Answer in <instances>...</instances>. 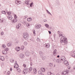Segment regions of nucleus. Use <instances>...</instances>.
<instances>
[{
    "label": "nucleus",
    "mask_w": 75,
    "mask_h": 75,
    "mask_svg": "<svg viewBox=\"0 0 75 75\" xmlns=\"http://www.w3.org/2000/svg\"><path fill=\"white\" fill-rule=\"evenodd\" d=\"M60 42L61 43H64V45L67 44H68V41H67V38L65 37L62 36L60 38Z\"/></svg>",
    "instance_id": "obj_1"
},
{
    "label": "nucleus",
    "mask_w": 75,
    "mask_h": 75,
    "mask_svg": "<svg viewBox=\"0 0 75 75\" xmlns=\"http://www.w3.org/2000/svg\"><path fill=\"white\" fill-rule=\"evenodd\" d=\"M23 37L26 40H27L28 39V38H29V35L27 33H25L23 34Z\"/></svg>",
    "instance_id": "obj_2"
},
{
    "label": "nucleus",
    "mask_w": 75,
    "mask_h": 75,
    "mask_svg": "<svg viewBox=\"0 0 75 75\" xmlns=\"http://www.w3.org/2000/svg\"><path fill=\"white\" fill-rule=\"evenodd\" d=\"M29 71H28V68H24V71H23V74H27L28 72Z\"/></svg>",
    "instance_id": "obj_3"
},
{
    "label": "nucleus",
    "mask_w": 75,
    "mask_h": 75,
    "mask_svg": "<svg viewBox=\"0 0 75 75\" xmlns=\"http://www.w3.org/2000/svg\"><path fill=\"white\" fill-rule=\"evenodd\" d=\"M41 27V25L40 24H36L35 26V28L37 29H39Z\"/></svg>",
    "instance_id": "obj_4"
},
{
    "label": "nucleus",
    "mask_w": 75,
    "mask_h": 75,
    "mask_svg": "<svg viewBox=\"0 0 75 75\" xmlns=\"http://www.w3.org/2000/svg\"><path fill=\"white\" fill-rule=\"evenodd\" d=\"M47 74L48 75H54V74L50 71H49L47 73Z\"/></svg>",
    "instance_id": "obj_5"
},
{
    "label": "nucleus",
    "mask_w": 75,
    "mask_h": 75,
    "mask_svg": "<svg viewBox=\"0 0 75 75\" xmlns=\"http://www.w3.org/2000/svg\"><path fill=\"white\" fill-rule=\"evenodd\" d=\"M64 64L68 66L69 65V63H68V62L66 60H65L64 61Z\"/></svg>",
    "instance_id": "obj_6"
},
{
    "label": "nucleus",
    "mask_w": 75,
    "mask_h": 75,
    "mask_svg": "<svg viewBox=\"0 0 75 75\" xmlns=\"http://www.w3.org/2000/svg\"><path fill=\"white\" fill-rule=\"evenodd\" d=\"M19 56L20 58H21L22 59L24 57V55L22 54H20Z\"/></svg>",
    "instance_id": "obj_7"
},
{
    "label": "nucleus",
    "mask_w": 75,
    "mask_h": 75,
    "mask_svg": "<svg viewBox=\"0 0 75 75\" xmlns=\"http://www.w3.org/2000/svg\"><path fill=\"white\" fill-rule=\"evenodd\" d=\"M25 54L26 57H28L30 55V53L28 51H27L26 52H25Z\"/></svg>",
    "instance_id": "obj_8"
},
{
    "label": "nucleus",
    "mask_w": 75,
    "mask_h": 75,
    "mask_svg": "<svg viewBox=\"0 0 75 75\" xmlns=\"http://www.w3.org/2000/svg\"><path fill=\"white\" fill-rule=\"evenodd\" d=\"M38 74L39 75H42V71H41L40 70H39L38 71Z\"/></svg>",
    "instance_id": "obj_9"
},
{
    "label": "nucleus",
    "mask_w": 75,
    "mask_h": 75,
    "mask_svg": "<svg viewBox=\"0 0 75 75\" xmlns=\"http://www.w3.org/2000/svg\"><path fill=\"white\" fill-rule=\"evenodd\" d=\"M7 18L9 20H12L13 17L11 15H9L7 16Z\"/></svg>",
    "instance_id": "obj_10"
},
{
    "label": "nucleus",
    "mask_w": 75,
    "mask_h": 75,
    "mask_svg": "<svg viewBox=\"0 0 75 75\" xmlns=\"http://www.w3.org/2000/svg\"><path fill=\"white\" fill-rule=\"evenodd\" d=\"M15 49L17 51H19L20 50V47H16Z\"/></svg>",
    "instance_id": "obj_11"
},
{
    "label": "nucleus",
    "mask_w": 75,
    "mask_h": 75,
    "mask_svg": "<svg viewBox=\"0 0 75 75\" xmlns=\"http://www.w3.org/2000/svg\"><path fill=\"white\" fill-rule=\"evenodd\" d=\"M53 54L54 56H55L57 54V50L55 49L53 52Z\"/></svg>",
    "instance_id": "obj_12"
},
{
    "label": "nucleus",
    "mask_w": 75,
    "mask_h": 75,
    "mask_svg": "<svg viewBox=\"0 0 75 75\" xmlns=\"http://www.w3.org/2000/svg\"><path fill=\"white\" fill-rule=\"evenodd\" d=\"M45 47L46 48H50V44L47 43L45 44Z\"/></svg>",
    "instance_id": "obj_13"
},
{
    "label": "nucleus",
    "mask_w": 75,
    "mask_h": 75,
    "mask_svg": "<svg viewBox=\"0 0 75 75\" xmlns=\"http://www.w3.org/2000/svg\"><path fill=\"white\" fill-rule=\"evenodd\" d=\"M6 21V20L4 18L1 19L0 22L1 23H3V22H5Z\"/></svg>",
    "instance_id": "obj_14"
},
{
    "label": "nucleus",
    "mask_w": 75,
    "mask_h": 75,
    "mask_svg": "<svg viewBox=\"0 0 75 75\" xmlns=\"http://www.w3.org/2000/svg\"><path fill=\"white\" fill-rule=\"evenodd\" d=\"M60 59L61 61H64V60H65V57L64 56H62Z\"/></svg>",
    "instance_id": "obj_15"
},
{
    "label": "nucleus",
    "mask_w": 75,
    "mask_h": 75,
    "mask_svg": "<svg viewBox=\"0 0 75 75\" xmlns=\"http://www.w3.org/2000/svg\"><path fill=\"white\" fill-rule=\"evenodd\" d=\"M40 69L41 71H42V72H44L45 71V68H40Z\"/></svg>",
    "instance_id": "obj_16"
},
{
    "label": "nucleus",
    "mask_w": 75,
    "mask_h": 75,
    "mask_svg": "<svg viewBox=\"0 0 75 75\" xmlns=\"http://www.w3.org/2000/svg\"><path fill=\"white\" fill-rule=\"evenodd\" d=\"M69 70H68L66 69L65 71H63V72H65V74H67V75H68L69 74Z\"/></svg>",
    "instance_id": "obj_17"
},
{
    "label": "nucleus",
    "mask_w": 75,
    "mask_h": 75,
    "mask_svg": "<svg viewBox=\"0 0 75 75\" xmlns=\"http://www.w3.org/2000/svg\"><path fill=\"white\" fill-rule=\"evenodd\" d=\"M2 53L3 54L6 55V54H7V52L6 51L4 50L2 51Z\"/></svg>",
    "instance_id": "obj_18"
},
{
    "label": "nucleus",
    "mask_w": 75,
    "mask_h": 75,
    "mask_svg": "<svg viewBox=\"0 0 75 75\" xmlns=\"http://www.w3.org/2000/svg\"><path fill=\"white\" fill-rule=\"evenodd\" d=\"M33 70L34 74H37V69L36 68H34Z\"/></svg>",
    "instance_id": "obj_19"
},
{
    "label": "nucleus",
    "mask_w": 75,
    "mask_h": 75,
    "mask_svg": "<svg viewBox=\"0 0 75 75\" xmlns=\"http://www.w3.org/2000/svg\"><path fill=\"white\" fill-rule=\"evenodd\" d=\"M61 60V59H58L56 60V62H58V63H60V62Z\"/></svg>",
    "instance_id": "obj_20"
},
{
    "label": "nucleus",
    "mask_w": 75,
    "mask_h": 75,
    "mask_svg": "<svg viewBox=\"0 0 75 75\" xmlns=\"http://www.w3.org/2000/svg\"><path fill=\"white\" fill-rule=\"evenodd\" d=\"M39 54L40 55V56H42L43 55H44V54H43V52H42L41 51H40L39 52Z\"/></svg>",
    "instance_id": "obj_21"
},
{
    "label": "nucleus",
    "mask_w": 75,
    "mask_h": 75,
    "mask_svg": "<svg viewBox=\"0 0 75 75\" xmlns=\"http://www.w3.org/2000/svg\"><path fill=\"white\" fill-rule=\"evenodd\" d=\"M14 67L15 68H18V64H16L15 65H14Z\"/></svg>",
    "instance_id": "obj_22"
},
{
    "label": "nucleus",
    "mask_w": 75,
    "mask_h": 75,
    "mask_svg": "<svg viewBox=\"0 0 75 75\" xmlns=\"http://www.w3.org/2000/svg\"><path fill=\"white\" fill-rule=\"evenodd\" d=\"M12 45L10 43H8L7 44V46L8 47H11L12 46Z\"/></svg>",
    "instance_id": "obj_23"
},
{
    "label": "nucleus",
    "mask_w": 75,
    "mask_h": 75,
    "mask_svg": "<svg viewBox=\"0 0 75 75\" xmlns=\"http://www.w3.org/2000/svg\"><path fill=\"white\" fill-rule=\"evenodd\" d=\"M18 21V20L16 19H14L13 20V23H16L17 21Z\"/></svg>",
    "instance_id": "obj_24"
},
{
    "label": "nucleus",
    "mask_w": 75,
    "mask_h": 75,
    "mask_svg": "<svg viewBox=\"0 0 75 75\" xmlns=\"http://www.w3.org/2000/svg\"><path fill=\"white\" fill-rule=\"evenodd\" d=\"M27 20L28 21H31L32 20V18H28L27 19Z\"/></svg>",
    "instance_id": "obj_25"
},
{
    "label": "nucleus",
    "mask_w": 75,
    "mask_h": 75,
    "mask_svg": "<svg viewBox=\"0 0 75 75\" xmlns=\"http://www.w3.org/2000/svg\"><path fill=\"white\" fill-rule=\"evenodd\" d=\"M45 26L46 28H49V25L47 24H45Z\"/></svg>",
    "instance_id": "obj_26"
},
{
    "label": "nucleus",
    "mask_w": 75,
    "mask_h": 75,
    "mask_svg": "<svg viewBox=\"0 0 75 75\" xmlns=\"http://www.w3.org/2000/svg\"><path fill=\"white\" fill-rule=\"evenodd\" d=\"M33 70V67H30L29 68V72H30L31 71Z\"/></svg>",
    "instance_id": "obj_27"
},
{
    "label": "nucleus",
    "mask_w": 75,
    "mask_h": 75,
    "mask_svg": "<svg viewBox=\"0 0 75 75\" xmlns=\"http://www.w3.org/2000/svg\"><path fill=\"white\" fill-rule=\"evenodd\" d=\"M16 1L18 3V4H21V1H19L18 0H16Z\"/></svg>",
    "instance_id": "obj_28"
},
{
    "label": "nucleus",
    "mask_w": 75,
    "mask_h": 75,
    "mask_svg": "<svg viewBox=\"0 0 75 75\" xmlns=\"http://www.w3.org/2000/svg\"><path fill=\"white\" fill-rule=\"evenodd\" d=\"M14 59H11L10 60V62L11 63H14Z\"/></svg>",
    "instance_id": "obj_29"
},
{
    "label": "nucleus",
    "mask_w": 75,
    "mask_h": 75,
    "mask_svg": "<svg viewBox=\"0 0 75 75\" xmlns=\"http://www.w3.org/2000/svg\"><path fill=\"white\" fill-rule=\"evenodd\" d=\"M28 1H25V4H27V5H30V3H29Z\"/></svg>",
    "instance_id": "obj_30"
},
{
    "label": "nucleus",
    "mask_w": 75,
    "mask_h": 75,
    "mask_svg": "<svg viewBox=\"0 0 75 75\" xmlns=\"http://www.w3.org/2000/svg\"><path fill=\"white\" fill-rule=\"evenodd\" d=\"M49 64L50 67H52V66H53V64L52 63H50Z\"/></svg>",
    "instance_id": "obj_31"
},
{
    "label": "nucleus",
    "mask_w": 75,
    "mask_h": 75,
    "mask_svg": "<svg viewBox=\"0 0 75 75\" xmlns=\"http://www.w3.org/2000/svg\"><path fill=\"white\" fill-rule=\"evenodd\" d=\"M1 13L2 14H6V12L5 11H2Z\"/></svg>",
    "instance_id": "obj_32"
},
{
    "label": "nucleus",
    "mask_w": 75,
    "mask_h": 75,
    "mask_svg": "<svg viewBox=\"0 0 75 75\" xmlns=\"http://www.w3.org/2000/svg\"><path fill=\"white\" fill-rule=\"evenodd\" d=\"M62 75H67V74H66V73H65L64 72H62Z\"/></svg>",
    "instance_id": "obj_33"
},
{
    "label": "nucleus",
    "mask_w": 75,
    "mask_h": 75,
    "mask_svg": "<svg viewBox=\"0 0 75 75\" xmlns=\"http://www.w3.org/2000/svg\"><path fill=\"white\" fill-rule=\"evenodd\" d=\"M33 5V2H32L30 3V7H32Z\"/></svg>",
    "instance_id": "obj_34"
},
{
    "label": "nucleus",
    "mask_w": 75,
    "mask_h": 75,
    "mask_svg": "<svg viewBox=\"0 0 75 75\" xmlns=\"http://www.w3.org/2000/svg\"><path fill=\"white\" fill-rule=\"evenodd\" d=\"M7 14H8V15H10V14H11V12H10V11L8 12H7Z\"/></svg>",
    "instance_id": "obj_35"
},
{
    "label": "nucleus",
    "mask_w": 75,
    "mask_h": 75,
    "mask_svg": "<svg viewBox=\"0 0 75 75\" xmlns=\"http://www.w3.org/2000/svg\"><path fill=\"white\" fill-rule=\"evenodd\" d=\"M27 42H24V44L25 45H27Z\"/></svg>",
    "instance_id": "obj_36"
},
{
    "label": "nucleus",
    "mask_w": 75,
    "mask_h": 75,
    "mask_svg": "<svg viewBox=\"0 0 75 75\" xmlns=\"http://www.w3.org/2000/svg\"><path fill=\"white\" fill-rule=\"evenodd\" d=\"M10 71H8L7 73V75H10Z\"/></svg>",
    "instance_id": "obj_37"
},
{
    "label": "nucleus",
    "mask_w": 75,
    "mask_h": 75,
    "mask_svg": "<svg viewBox=\"0 0 75 75\" xmlns=\"http://www.w3.org/2000/svg\"><path fill=\"white\" fill-rule=\"evenodd\" d=\"M23 24H24V25H25V24H26V22L25 21H23Z\"/></svg>",
    "instance_id": "obj_38"
},
{
    "label": "nucleus",
    "mask_w": 75,
    "mask_h": 75,
    "mask_svg": "<svg viewBox=\"0 0 75 75\" xmlns=\"http://www.w3.org/2000/svg\"><path fill=\"white\" fill-rule=\"evenodd\" d=\"M37 40L38 41H39V42H41V40H40V39L38 38H37Z\"/></svg>",
    "instance_id": "obj_39"
},
{
    "label": "nucleus",
    "mask_w": 75,
    "mask_h": 75,
    "mask_svg": "<svg viewBox=\"0 0 75 75\" xmlns=\"http://www.w3.org/2000/svg\"><path fill=\"white\" fill-rule=\"evenodd\" d=\"M5 51H8V48H6V49H5Z\"/></svg>",
    "instance_id": "obj_40"
},
{
    "label": "nucleus",
    "mask_w": 75,
    "mask_h": 75,
    "mask_svg": "<svg viewBox=\"0 0 75 75\" xmlns=\"http://www.w3.org/2000/svg\"><path fill=\"white\" fill-rule=\"evenodd\" d=\"M33 33L34 34V36H35V30H34L33 31Z\"/></svg>",
    "instance_id": "obj_41"
},
{
    "label": "nucleus",
    "mask_w": 75,
    "mask_h": 75,
    "mask_svg": "<svg viewBox=\"0 0 75 75\" xmlns=\"http://www.w3.org/2000/svg\"><path fill=\"white\" fill-rule=\"evenodd\" d=\"M24 46H22L21 47V49L23 50H24Z\"/></svg>",
    "instance_id": "obj_42"
},
{
    "label": "nucleus",
    "mask_w": 75,
    "mask_h": 75,
    "mask_svg": "<svg viewBox=\"0 0 75 75\" xmlns=\"http://www.w3.org/2000/svg\"><path fill=\"white\" fill-rule=\"evenodd\" d=\"M23 66L24 67V68H26V65L25 64H24L23 65Z\"/></svg>",
    "instance_id": "obj_43"
},
{
    "label": "nucleus",
    "mask_w": 75,
    "mask_h": 75,
    "mask_svg": "<svg viewBox=\"0 0 75 75\" xmlns=\"http://www.w3.org/2000/svg\"><path fill=\"white\" fill-rule=\"evenodd\" d=\"M30 26V23H27L26 26H27V27H29V26Z\"/></svg>",
    "instance_id": "obj_44"
},
{
    "label": "nucleus",
    "mask_w": 75,
    "mask_h": 75,
    "mask_svg": "<svg viewBox=\"0 0 75 75\" xmlns=\"http://www.w3.org/2000/svg\"><path fill=\"white\" fill-rule=\"evenodd\" d=\"M14 18H15V19H16V18H17V16L16 15H15Z\"/></svg>",
    "instance_id": "obj_45"
},
{
    "label": "nucleus",
    "mask_w": 75,
    "mask_h": 75,
    "mask_svg": "<svg viewBox=\"0 0 75 75\" xmlns=\"http://www.w3.org/2000/svg\"><path fill=\"white\" fill-rule=\"evenodd\" d=\"M2 47H4V48H6V45H3Z\"/></svg>",
    "instance_id": "obj_46"
},
{
    "label": "nucleus",
    "mask_w": 75,
    "mask_h": 75,
    "mask_svg": "<svg viewBox=\"0 0 75 75\" xmlns=\"http://www.w3.org/2000/svg\"><path fill=\"white\" fill-rule=\"evenodd\" d=\"M20 26H18L17 25L16 26V28L17 29H19L20 28Z\"/></svg>",
    "instance_id": "obj_47"
},
{
    "label": "nucleus",
    "mask_w": 75,
    "mask_h": 75,
    "mask_svg": "<svg viewBox=\"0 0 75 75\" xmlns=\"http://www.w3.org/2000/svg\"><path fill=\"white\" fill-rule=\"evenodd\" d=\"M3 34H4V33H3V32H2L1 33V35H3Z\"/></svg>",
    "instance_id": "obj_48"
},
{
    "label": "nucleus",
    "mask_w": 75,
    "mask_h": 75,
    "mask_svg": "<svg viewBox=\"0 0 75 75\" xmlns=\"http://www.w3.org/2000/svg\"><path fill=\"white\" fill-rule=\"evenodd\" d=\"M17 26L20 27L21 26V24L20 23H18Z\"/></svg>",
    "instance_id": "obj_49"
},
{
    "label": "nucleus",
    "mask_w": 75,
    "mask_h": 75,
    "mask_svg": "<svg viewBox=\"0 0 75 75\" xmlns=\"http://www.w3.org/2000/svg\"><path fill=\"white\" fill-rule=\"evenodd\" d=\"M71 57H73V58H74L75 55L74 54H72V55H71Z\"/></svg>",
    "instance_id": "obj_50"
},
{
    "label": "nucleus",
    "mask_w": 75,
    "mask_h": 75,
    "mask_svg": "<svg viewBox=\"0 0 75 75\" xmlns=\"http://www.w3.org/2000/svg\"><path fill=\"white\" fill-rule=\"evenodd\" d=\"M15 64H14V65H16L17 64V61H15Z\"/></svg>",
    "instance_id": "obj_51"
},
{
    "label": "nucleus",
    "mask_w": 75,
    "mask_h": 75,
    "mask_svg": "<svg viewBox=\"0 0 75 75\" xmlns=\"http://www.w3.org/2000/svg\"><path fill=\"white\" fill-rule=\"evenodd\" d=\"M45 58H46V57H43L42 58V59L44 60V59H45Z\"/></svg>",
    "instance_id": "obj_52"
},
{
    "label": "nucleus",
    "mask_w": 75,
    "mask_h": 75,
    "mask_svg": "<svg viewBox=\"0 0 75 75\" xmlns=\"http://www.w3.org/2000/svg\"><path fill=\"white\" fill-rule=\"evenodd\" d=\"M0 59H1V60L2 61H3V60H4V59H2V57L1 58V57H0Z\"/></svg>",
    "instance_id": "obj_53"
},
{
    "label": "nucleus",
    "mask_w": 75,
    "mask_h": 75,
    "mask_svg": "<svg viewBox=\"0 0 75 75\" xmlns=\"http://www.w3.org/2000/svg\"><path fill=\"white\" fill-rule=\"evenodd\" d=\"M48 32L50 34H51V31H49Z\"/></svg>",
    "instance_id": "obj_54"
},
{
    "label": "nucleus",
    "mask_w": 75,
    "mask_h": 75,
    "mask_svg": "<svg viewBox=\"0 0 75 75\" xmlns=\"http://www.w3.org/2000/svg\"><path fill=\"white\" fill-rule=\"evenodd\" d=\"M48 13L49 14L51 15V16H52V14H51V13L50 12H49V13Z\"/></svg>",
    "instance_id": "obj_55"
},
{
    "label": "nucleus",
    "mask_w": 75,
    "mask_h": 75,
    "mask_svg": "<svg viewBox=\"0 0 75 75\" xmlns=\"http://www.w3.org/2000/svg\"><path fill=\"white\" fill-rule=\"evenodd\" d=\"M62 34H59V37H61V36H62Z\"/></svg>",
    "instance_id": "obj_56"
},
{
    "label": "nucleus",
    "mask_w": 75,
    "mask_h": 75,
    "mask_svg": "<svg viewBox=\"0 0 75 75\" xmlns=\"http://www.w3.org/2000/svg\"><path fill=\"white\" fill-rule=\"evenodd\" d=\"M56 3L57 4H58V5H59L60 4L59 3V2H56Z\"/></svg>",
    "instance_id": "obj_57"
},
{
    "label": "nucleus",
    "mask_w": 75,
    "mask_h": 75,
    "mask_svg": "<svg viewBox=\"0 0 75 75\" xmlns=\"http://www.w3.org/2000/svg\"><path fill=\"white\" fill-rule=\"evenodd\" d=\"M10 71H12V68H10Z\"/></svg>",
    "instance_id": "obj_58"
},
{
    "label": "nucleus",
    "mask_w": 75,
    "mask_h": 75,
    "mask_svg": "<svg viewBox=\"0 0 75 75\" xmlns=\"http://www.w3.org/2000/svg\"><path fill=\"white\" fill-rule=\"evenodd\" d=\"M6 13L8 12V11H7V9H6Z\"/></svg>",
    "instance_id": "obj_59"
},
{
    "label": "nucleus",
    "mask_w": 75,
    "mask_h": 75,
    "mask_svg": "<svg viewBox=\"0 0 75 75\" xmlns=\"http://www.w3.org/2000/svg\"><path fill=\"white\" fill-rule=\"evenodd\" d=\"M44 22H46V21H47V20H44Z\"/></svg>",
    "instance_id": "obj_60"
},
{
    "label": "nucleus",
    "mask_w": 75,
    "mask_h": 75,
    "mask_svg": "<svg viewBox=\"0 0 75 75\" xmlns=\"http://www.w3.org/2000/svg\"><path fill=\"white\" fill-rule=\"evenodd\" d=\"M30 40H31V41H32L33 42H34V40H31V39H30Z\"/></svg>",
    "instance_id": "obj_61"
},
{
    "label": "nucleus",
    "mask_w": 75,
    "mask_h": 75,
    "mask_svg": "<svg viewBox=\"0 0 75 75\" xmlns=\"http://www.w3.org/2000/svg\"><path fill=\"white\" fill-rule=\"evenodd\" d=\"M57 57V58H59V55H58Z\"/></svg>",
    "instance_id": "obj_62"
},
{
    "label": "nucleus",
    "mask_w": 75,
    "mask_h": 75,
    "mask_svg": "<svg viewBox=\"0 0 75 75\" xmlns=\"http://www.w3.org/2000/svg\"><path fill=\"white\" fill-rule=\"evenodd\" d=\"M73 53L74 54H75V50L73 52Z\"/></svg>",
    "instance_id": "obj_63"
},
{
    "label": "nucleus",
    "mask_w": 75,
    "mask_h": 75,
    "mask_svg": "<svg viewBox=\"0 0 75 75\" xmlns=\"http://www.w3.org/2000/svg\"><path fill=\"white\" fill-rule=\"evenodd\" d=\"M56 75H60V74H59L57 73V74Z\"/></svg>",
    "instance_id": "obj_64"
}]
</instances>
